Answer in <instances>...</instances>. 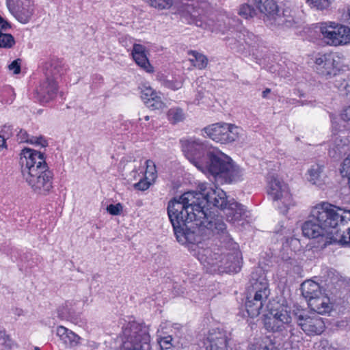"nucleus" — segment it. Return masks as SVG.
Here are the masks:
<instances>
[{"mask_svg": "<svg viewBox=\"0 0 350 350\" xmlns=\"http://www.w3.org/2000/svg\"><path fill=\"white\" fill-rule=\"evenodd\" d=\"M303 12L298 7L286 8V27L298 28L303 23Z\"/></svg>", "mask_w": 350, "mask_h": 350, "instance_id": "nucleus-25", "label": "nucleus"}, {"mask_svg": "<svg viewBox=\"0 0 350 350\" xmlns=\"http://www.w3.org/2000/svg\"><path fill=\"white\" fill-rule=\"evenodd\" d=\"M262 14L267 26L272 29L282 25L284 20L278 14V6L274 0H251Z\"/></svg>", "mask_w": 350, "mask_h": 350, "instance_id": "nucleus-11", "label": "nucleus"}, {"mask_svg": "<svg viewBox=\"0 0 350 350\" xmlns=\"http://www.w3.org/2000/svg\"><path fill=\"white\" fill-rule=\"evenodd\" d=\"M307 302L308 307L316 313L325 314L332 310V306L329 298L322 292L317 296L310 297Z\"/></svg>", "mask_w": 350, "mask_h": 350, "instance_id": "nucleus-23", "label": "nucleus"}, {"mask_svg": "<svg viewBox=\"0 0 350 350\" xmlns=\"http://www.w3.org/2000/svg\"><path fill=\"white\" fill-rule=\"evenodd\" d=\"M189 55L191 56L189 57V61L195 67L199 69H203L206 66L208 59L203 54L199 53L195 51H190L189 52Z\"/></svg>", "mask_w": 350, "mask_h": 350, "instance_id": "nucleus-31", "label": "nucleus"}, {"mask_svg": "<svg viewBox=\"0 0 350 350\" xmlns=\"http://www.w3.org/2000/svg\"><path fill=\"white\" fill-rule=\"evenodd\" d=\"M250 350H270L267 345L265 343L252 345Z\"/></svg>", "mask_w": 350, "mask_h": 350, "instance_id": "nucleus-51", "label": "nucleus"}, {"mask_svg": "<svg viewBox=\"0 0 350 350\" xmlns=\"http://www.w3.org/2000/svg\"><path fill=\"white\" fill-rule=\"evenodd\" d=\"M268 312L264 314V325L268 331L282 332L284 328V299L272 300L267 305Z\"/></svg>", "mask_w": 350, "mask_h": 350, "instance_id": "nucleus-10", "label": "nucleus"}, {"mask_svg": "<svg viewBox=\"0 0 350 350\" xmlns=\"http://www.w3.org/2000/svg\"><path fill=\"white\" fill-rule=\"evenodd\" d=\"M53 173H44L41 177L25 179L32 190L40 195H47L53 188Z\"/></svg>", "mask_w": 350, "mask_h": 350, "instance_id": "nucleus-16", "label": "nucleus"}, {"mask_svg": "<svg viewBox=\"0 0 350 350\" xmlns=\"http://www.w3.org/2000/svg\"><path fill=\"white\" fill-rule=\"evenodd\" d=\"M343 214L342 208L328 202L317 204L312 208L308 219L302 225L304 236L309 239L325 238L324 245H327L332 228L345 221L347 215Z\"/></svg>", "mask_w": 350, "mask_h": 350, "instance_id": "nucleus-3", "label": "nucleus"}, {"mask_svg": "<svg viewBox=\"0 0 350 350\" xmlns=\"http://www.w3.org/2000/svg\"><path fill=\"white\" fill-rule=\"evenodd\" d=\"M241 129L234 124L216 123L206 126L203 131L208 137L216 142L228 144L236 141L240 134Z\"/></svg>", "mask_w": 350, "mask_h": 350, "instance_id": "nucleus-9", "label": "nucleus"}, {"mask_svg": "<svg viewBox=\"0 0 350 350\" xmlns=\"http://www.w3.org/2000/svg\"><path fill=\"white\" fill-rule=\"evenodd\" d=\"M228 46L232 49H234L238 52V46L237 38L234 34V31H231L230 36H228L226 38Z\"/></svg>", "mask_w": 350, "mask_h": 350, "instance_id": "nucleus-47", "label": "nucleus"}, {"mask_svg": "<svg viewBox=\"0 0 350 350\" xmlns=\"http://www.w3.org/2000/svg\"><path fill=\"white\" fill-rule=\"evenodd\" d=\"M57 314L60 319L72 322L75 321L77 319L76 312L67 303L58 308Z\"/></svg>", "mask_w": 350, "mask_h": 350, "instance_id": "nucleus-33", "label": "nucleus"}, {"mask_svg": "<svg viewBox=\"0 0 350 350\" xmlns=\"http://www.w3.org/2000/svg\"><path fill=\"white\" fill-rule=\"evenodd\" d=\"M0 30V48L11 49L15 44L14 38L10 33H5Z\"/></svg>", "mask_w": 350, "mask_h": 350, "instance_id": "nucleus-35", "label": "nucleus"}, {"mask_svg": "<svg viewBox=\"0 0 350 350\" xmlns=\"http://www.w3.org/2000/svg\"><path fill=\"white\" fill-rule=\"evenodd\" d=\"M332 0H306L307 3L312 8H314L317 10H323L327 9Z\"/></svg>", "mask_w": 350, "mask_h": 350, "instance_id": "nucleus-37", "label": "nucleus"}, {"mask_svg": "<svg viewBox=\"0 0 350 350\" xmlns=\"http://www.w3.org/2000/svg\"><path fill=\"white\" fill-rule=\"evenodd\" d=\"M301 291L306 301H308L310 297L312 298L320 295L321 292L319 284L312 280H307L303 282L301 285Z\"/></svg>", "mask_w": 350, "mask_h": 350, "instance_id": "nucleus-26", "label": "nucleus"}, {"mask_svg": "<svg viewBox=\"0 0 350 350\" xmlns=\"http://www.w3.org/2000/svg\"><path fill=\"white\" fill-rule=\"evenodd\" d=\"M210 198L214 203V208L226 211V215L229 221L235 222L247 217L245 206L233 198L229 200L225 191H213Z\"/></svg>", "mask_w": 350, "mask_h": 350, "instance_id": "nucleus-7", "label": "nucleus"}, {"mask_svg": "<svg viewBox=\"0 0 350 350\" xmlns=\"http://www.w3.org/2000/svg\"><path fill=\"white\" fill-rule=\"evenodd\" d=\"M132 56L135 63L147 72L154 71L153 67L149 62L146 54L145 47L139 44H134L132 51Z\"/></svg>", "mask_w": 350, "mask_h": 350, "instance_id": "nucleus-24", "label": "nucleus"}, {"mask_svg": "<svg viewBox=\"0 0 350 350\" xmlns=\"http://www.w3.org/2000/svg\"><path fill=\"white\" fill-rule=\"evenodd\" d=\"M107 211L112 215H119L122 211V206L120 203L116 204H109L107 206Z\"/></svg>", "mask_w": 350, "mask_h": 350, "instance_id": "nucleus-45", "label": "nucleus"}, {"mask_svg": "<svg viewBox=\"0 0 350 350\" xmlns=\"http://www.w3.org/2000/svg\"><path fill=\"white\" fill-rule=\"evenodd\" d=\"M234 34L237 40L238 52L243 51L245 49V44L250 45V40L254 36L253 33L245 29L234 31Z\"/></svg>", "mask_w": 350, "mask_h": 350, "instance_id": "nucleus-28", "label": "nucleus"}, {"mask_svg": "<svg viewBox=\"0 0 350 350\" xmlns=\"http://www.w3.org/2000/svg\"><path fill=\"white\" fill-rule=\"evenodd\" d=\"M228 333L219 328L209 331L206 338V350H228Z\"/></svg>", "mask_w": 350, "mask_h": 350, "instance_id": "nucleus-15", "label": "nucleus"}, {"mask_svg": "<svg viewBox=\"0 0 350 350\" xmlns=\"http://www.w3.org/2000/svg\"><path fill=\"white\" fill-rule=\"evenodd\" d=\"M271 92V90L266 88L262 93V96L265 98H267L268 94Z\"/></svg>", "mask_w": 350, "mask_h": 350, "instance_id": "nucleus-55", "label": "nucleus"}, {"mask_svg": "<svg viewBox=\"0 0 350 350\" xmlns=\"http://www.w3.org/2000/svg\"><path fill=\"white\" fill-rule=\"evenodd\" d=\"M286 324L295 322L299 325L300 321L306 316L304 310L297 305H294L288 311L286 310Z\"/></svg>", "mask_w": 350, "mask_h": 350, "instance_id": "nucleus-29", "label": "nucleus"}, {"mask_svg": "<svg viewBox=\"0 0 350 350\" xmlns=\"http://www.w3.org/2000/svg\"><path fill=\"white\" fill-rule=\"evenodd\" d=\"M6 5L13 16L24 24L29 21L34 12L31 0H6Z\"/></svg>", "mask_w": 350, "mask_h": 350, "instance_id": "nucleus-12", "label": "nucleus"}, {"mask_svg": "<svg viewBox=\"0 0 350 350\" xmlns=\"http://www.w3.org/2000/svg\"><path fill=\"white\" fill-rule=\"evenodd\" d=\"M149 119H150V118H149V116H146L144 117V120H145L146 121L149 120Z\"/></svg>", "mask_w": 350, "mask_h": 350, "instance_id": "nucleus-60", "label": "nucleus"}, {"mask_svg": "<svg viewBox=\"0 0 350 350\" xmlns=\"http://www.w3.org/2000/svg\"><path fill=\"white\" fill-rule=\"evenodd\" d=\"M45 79L36 89L38 100L42 103H46L53 100L57 94V79L63 74L62 63L59 59H51L43 65Z\"/></svg>", "mask_w": 350, "mask_h": 350, "instance_id": "nucleus-4", "label": "nucleus"}, {"mask_svg": "<svg viewBox=\"0 0 350 350\" xmlns=\"http://www.w3.org/2000/svg\"><path fill=\"white\" fill-rule=\"evenodd\" d=\"M320 31L325 42L329 45L338 46L350 42V28L334 22L320 24Z\"/></svg>", "mask_w": 350, "mask_h": 350, "instance_id": "nucleus-8", "label": "nucleus"}, {"mask_svg": "<svg viewBox=\"0 0 350 350\" xmlns=\"http://www.w3.org/2000/svg\"><path fill=\"white\" fill-rule=\"evenodd\" d=\"M167 116L168 120L173 124L183 122L185 119L184 111L180 107H172L170 109L167 111Z\"/></svg>", "mask_w": 350, "mask_h": 350, "instance_id": "nucleus-32", "label": "nucleus"}, {"mask_svg": "<svg viewBox=\"0 0 350 350\" xmlns=\"http://www.w3.org/2000/svg\"><path fill=\"white\" fill-rule=\"evenodd\" d=\"M21 60L20 59H16L14 60L8 66V68L10 70L13 71V73L14 75H17L21 72Z\"/></svg>", "mask_w": 350, "mask_h": 350, "instance_id": "nucleus-48", "label": "nucleus"}, {"mask_svg": "<svg viewBox=\"0 0 350 350\" xmlns=\"http://www.w3.org/2000/svg\"><path fill=\"white\" fill-rule=\"evenodd\" d=\"M223 191L200 183L198 191L184 193L168 202L167 215L177 241L187 245L211 273H237L241 254L221 217L214 208L211 192Z\"/></svg>", "mask_w": 350, "mask_h": 350, "instance_id": "nucleus-1", "label": "nucleus"}, {"mask_svg": "<svg viewBox=\"0 0 350 350\" xmlns=\"http://www.w3.org/2000/svg\"><path fill=\"white\" fill-rule=\"evenodd\" d=\"M14 344L7 336L0 337V350H12Z\"/></svg>", "mask_w": 350, "mask_h": 350, "instance_id": "nucleus-42", "label": "nucleus"}, {"mask_svg": "<svg viewBox=\"0 0 350 350\" xmlns=\"http://www.w3.org/2000/svg\"><path fill=\"white\" fill-rule=\"evenodd\" d=\"M152 7L160 10L169 8L172 4V0H148Z\"/></svg>", "mask_w": 350, "mask_h": 350, "instance_id": "nucleus-39", "label": "nucleus"}, {"mask_svg": "<svg viewBox=\"0 0 350 350\" xmlns=\"http://www.w3.org/2000/svg\"><path fill=\"white\" fill-rule=\"evenodd\" d=\"M340 172L342 176L348 177V180L350 178V154L344 159L343 162L341 164V167L340 169Z\"/></svg>", "mask_w": 350, "mask_h": 350, "instance_id": "nucleus-41", "label": "nucleus"}, {"mask_svg": "<svg viewBox=\"0 0 350 350\" xmlns=\"http://www.w3.org/2000/svg\"><path fill=\"white\" fill-rule=\"evenodd\" d=\"M343 215H347L342 224L332 228V234L328 237L327 243H340L342 245L350 243V211L342 209Z\"/></svg>", "mask_w": 350, "mask_h": 350, "instance_id": "nucleus-14", "label": "nucleus"}, {"mask_svg": "<svg viewBox=\"0 0 350 350\" xmlns=\"http://www.w3.org/2000/svg\"><path fill=\"white\" fill-rule=\"evenodd\" d=\"M22 172L29 170L30 168L45 169L48 167L44 154L30 148H24L21 153Z\"/></svg>", "mask_w": 350, "mask_h": 350, "instance_id": "nucleus-13", "label": "nucleus"}, {"mask_svg": "<svg viewBox=\"0 0 350 350\" xmlns=\"http://www.w3.org/2000/svg\"><path fill=\"white\" fill-rule=\"evenodd\" d=\"M325 165L323 163H314L307 172V180L312 185L323 189L326 185L327 176L324 172Z\"/></svg>", "mask_w": 350, "mask_h": 350, "instance_id": "nucleus-20", "label": "nucleus"}, {"mask_svg": "<svg viewBox=\"0 0 350 350\" xmlns=\"http://www.w3.org/2000/svg\"><path fill=\"white\" fill-rule=\"evenodd\" d=\"M5 144V139L3 138V137L0 135V148H3Z\"/></svg>", "mask_w": 350, "mask_h": 350, "instance_id": "nucleus-56", "label": "nucleus"}, {"mask_svg": "<svg viewBox=\"0 0 350 350\" xmlns=\"http://www.w3.org/2000/svg\"><path fill=\"white\" fill-rule=\"evenodd\" d=\"M23 175L25 179L31 178L36 176L41 177L44 175V173H53L49 168V167H45V169H36L34 167L30 168L29 170L23 171Z\"/></svg>", "mask_w": 350, "mask_h": 350, "instance_id": "nucleus-34", "label": "nucleus"}, {"mask_svg": "<svg viewBox=\"0 0 350 350\" xmlns=\"http://www.w3.org/2000/svg\"><path fill=\"white\" fill-rule=\"evenodd\" d=\"M10 27V24L0 16V30L6 31Z\"/></svg>", "mask_w": 350, "mask_h": 350, "instance_id": "nucleus-52", "label": "nucleus"}, {"mask_svg": "<svg viewBox=\"0 0 350 350\" xmlns=\"http://www.w3.org/2000/svg\"><path fill=\"white\" fill-rule=\"evenodd\" d=\"M123 350H151L149 327L135 321L128 323L122 329Z\"/></svg>", "mask_w": 350, "mask_h": 350, "instance_id": "nucleus-6", "label": "nucleus"}, {"mask_svg": "<svg viewBox=\"0 0 350 350\" xmlns=\"http://www.w3.org/2000/svg\"><path fill=\"white\" fill-rule=\"evenodd\" d=\"M159 80L164 87L176 91L180 89L183 85V78L181 76H164L159 77Z\"/></svg>", "mask_w": 350, "mask_h": 350, "instance_id": "nucleus-27", "label": "nucleus"}, {"mask_svg": "<svg viewBox=\"0 0 350 350\" xmlns=\"http://www.w3.org/2000/svg\"><path fill=\"white\" fill-rule=\"evenodd\" d=\"M341 118L345 121H350V105L343 110Z\"/></svg>", "mask_w": 350, "mask_h": 350, "instance_id": "nucleus-53", "label": "nucleus"}, {"mask_svg": "<svg viewBox=\"0 0 350 350\" xmlns=\"http://www.w3.org/2000/svg\"><path fill=\"white\" fill-rule=\"evenodd\" d=\"M291 350H299V348L298 345H292Z\"/></svg>", "mask_w": 350, "mask_h": 350, "instance_id": "nucleus-57", "label": "nucleus"}, {"mask_svg": "<svg viewBox=\"0 0 350 350\" xmlns=\"http://www.w3.org/2000/svg\"><path fill=\"white\" fill-rule=\"evenodd\" d=\"M299 326L308 335L320 334L325 329V323L322 318L315 314L305 316L302 321H300Z\"/></svg>", "mask_w": 350, "mask_h": 350, "instance_id": "nucleus-19", "label": "nucleus"}, {"mask_svg": "<svg viewBox=\"0 0 350 350\" xmlns=\"http://www.w3.org/2000/svg\"><path fill=\"white\" fill-rule=\"evenodd\" d=\"M347 21L350 23V8L348 9V18H347Z\"/></svg>", "mask_w": 350, "mask_h": 350, "instance_id": "nucleus-58", "label": "nucleus"}, {"mask_svg": "<svg viewBox=\"0 0 350 350\" xmlns=\"http://www.w3.org/2000/svg\"><path fill=\"white\" fill-rule=\"evenodd\" d=\"M289 260H291V259H289ZM291 263H292L291 262H288V260L286 259V262H285L286 267H288V264H291Z\"/></svg>", "mask_w": 350, "mask_h": 350, "instance_id": "nucleus-59", "label": "nucleus"}, {"mask_svg": "<svg viewBox=\"0 0 350 350\" xmlns=\"http://www.w3.org/2000/svg\"><path fill=\"white\" fill-rule=\"evenodd\" d=\"M348 183H349V187H350V178H349V180H348Z\"/></svg>", "mask_w": 350, "mask_h": 350, "instance_id": "nucleus-61", "label": "nucleus"}, {"mask_svg": "<svg viewBox=\"0 0 350 350\" xmlns=\"http://www.w3.org/2000/svg\"><path fill=\"white\" fill-rule=\"evenodd\" d=\"M250 285L247 287V294L245 306L251 318L258 317L264 309L270 294L269 284L264 277L254 278L252 275L250 280Z\"/></svg>", "mask_w": 350, "mask_h": 350, "instance_id": "nucleus-5", "label": "nucleus"}, {"mask_svg": "<svg viewBox=\"0 0 350 350\" xmlns=\"http://www.w3.org/2000/svg\"><path fill=\"white\" fill-rule=\"evenodd\" d=\"M296 204L295 201L293 200V196L291 193H288L286 189V207L289 208Z\"/></svg>", "mask_w": 350, "mask_h": 350, "instance_id": "nucleus-50", "label": "nucleus"}, {"mask_svg": "<svg viewBox=\"0 0 350 350\" xmlns=\"http://www.w3.org/2000/svg\"><path fill=\"white\" fill-rule=\"evenodd\" d=\"M342 140L338 137H336L334 143L332 147L329 149V155L334 159L340 157L343 154H345L348 150L347 146L342 144Z\"/></svg>", "mask_w": 350, "mask_h": 350, "instance_id": "nucleus-30", "label": "nucleus"}, {"mask_svg": "<svg viewBox=\"0 0 350 350\" xmlns=\"http://www.w3.org/2000/svg\"><path fill=\"white\" fill-rule=\"evenodd\" d=\"M146 178L154 181L157 177L155 163L153 161L148 159L146 161Z\"/></svg>", "mask_w": 350, "mask_h": 350, "instance_id": "nucleus-36", "label": "nucleus"}, {"mask_svg": "<svg viewBox=\"0 0 350 350\" xmlns=\"http://www.w3.org/2000/svg\"><path fill=\"white\" fill-rule=\"evenodd\" d=\"M172 341V336H167L158 339V343L161 350H173Z\"/></svg>", "mask_w": 350, "mask_h": 350, "instance_id": "nucleus-40", "label": "nucleus"}, {"mask_svg": "<svg viewBox=\"0 0 350 350\" xmlns=\"http://www.w3.org/2000/svg\"><path fill=\"white\" fill-rule=\"evenodd\" d=\"M29 144L42 148L48 146V142L42 135L31 137Z\"/></svg>", "mask_w": 350, "mask_h": 350, "instance_id": "nucleus-43", "label": "nucleus"}, {"mask_svg": "<svg viewBox=\"0 0 350 350\" xmlns=\"http://www.w3.org/2000/svg\"><path fill=\"white\" fill-rule=\"evenodd\" d=\"M181 142L187 159L203 173L209 174L216 180L225 183L243 180V169L228 155L209 148L199 139L191 138Z\"/></svg>", "mask_w": 350, "mask_h": 350, "instance_id": "nucleus-2", "label": "nucleus"}, {"mask_svg": "<svg viewBox=\"0 0 350 350\" xmlns=\"http://www.w3.org/2000/svg\"><path fill=\"white\" fill-rule=\"evenodd\" d=\"M238 14L243 18L247 19L254 17L256 11L251 5L244 3L240 6Z\"/></svg>", "mask_w": 350, "mask_h": 350, "instance_id": "nucleus-38", "label": "nucleus"}, {"mask_svg": "<svg viewBox=\"0 0 350 350\" xmlns=\"http://www.w3.org/2000/svg\"><path fill=\"white\" fill-rule=\"evenodd\" d=\"M154 182V181H152L150 180L146 179L145 177L144 179H142L138 183H135L134 185V187L136 189H138L140 191H145V190L148 189Z\"/></svg>", "mask_w": 350, "mask_h": 350, "instance_id": "nucleus-44", "label": "nucleus"}, {"mask_svg": "<svg viewBox=\"0 0 350 350\" xmlns=\"http://www.w3.org/2000/svg\"><path fill=\"white\" fill-rule=\"evenodd\" d=\"M315 63L317 70L320 75L325 77L335 75L336 66L333 55H322L316 59Z\"/></svg>", "mask_w": 350, "mask_h": 350, "instance_id": "nucleus-21", "label": "nucleus"}, {"mask_svg": "<svg viewBox=\"0 0 350 350\" xmlns=\"http://www.w3.org/2000/svg\"><path fill=\"white\" fill-rule=\"evenodd\" d=\"M36 350H39V349L37 348Z\"/></svg>", "mask_w": 350, "mask_h": 350, "instance_id": "nucleus-62", "label": "nucleus"}, {"mask_svg": "<svg viewBox=\"0 0 350 350\" xmlns=\"http://www.w3.org/2000/svg\"><path fill=\"white\" fill-rule=\"evenodd\" d=\"M141 98L146 107L151 110H159L165 107L161 93L157 92L150 86H144L142 89Z\"/></svg>", "mask_w": 350, "mask_h": 350, "instance_id": "nucleus-18", "label": "nucleus"}, {"mask_svg": "<svg viewBox=\"0 0 350 350\" xmlns=\"http://www.w3.org/2000/svg\"><path fill=\"white\" fill-rule=\"evenodd\" d=\"M55 334L66 347L76 348L81 343V338L64 326H57Z\"/></svg>", "mask_w": 350, "mask_h": 350, "instance_id": "nucleus-22", "label": "nucleus"}, {"mask_svg": "<svg viewBox=\"0 0 350 350\" xmlns=\"http://www.w3.org/2000/svg\"><path fill=\"white\" fill-rule=\"evenodd\" d=\"M321 350H337L332 345L329 344L326 340H321L320 342Z\"/></svg>", "mask_w": 350, "mask_h": 350, "instance_id": "nucleus-49", "label": "nucleus"}, {"mask_svg": "<svg viewBox=\"0 0 350 350\" xmlns=\"http://www.w3.org/2000/svg\"><path fill=\"white\" fill-rule=\"evenodd\" d=\"M31 135H29L27 132L25 130L21 129L19 132L17 133V140L20 143H29V139H31Z\"/></svg>", "mask_w": 350, "mask_h": 350, "instance_id": "nucleus-46", "label": "nucleus"}, {"mask_svg": "<svg viewBox=\"0 0 350 350\" xmlns=\"http://www.w3.org/2000/svg\"><path fill=\"white\" fill-rule=\"evenodd\" d=\"M284 189L283 184L277 177L272 176L269 182L267 193L273 202L275 208L280 211L281 214H284L282 206L284 204Z\"/></svg>", "mask_w": 350, "mask_h": 350, "instance_id": "nucleus-17", "label": "nucleus"}, {"mask_svg": "<svg viewBox=\"0 0 350 350\" xmlns=\"http://www.w3.org/2000/svg\"><path fill=\"white\" fill-rule=\"evenodd\" d=\"M282 231H283V221H280V222H279L278 226L276 227L274 232L276 234H282Z\"/></svg>", "mask_w": 350, "mask_h": 350, "instance_id": "nucleus-54", "label": "nucleus"}]
</instances>
